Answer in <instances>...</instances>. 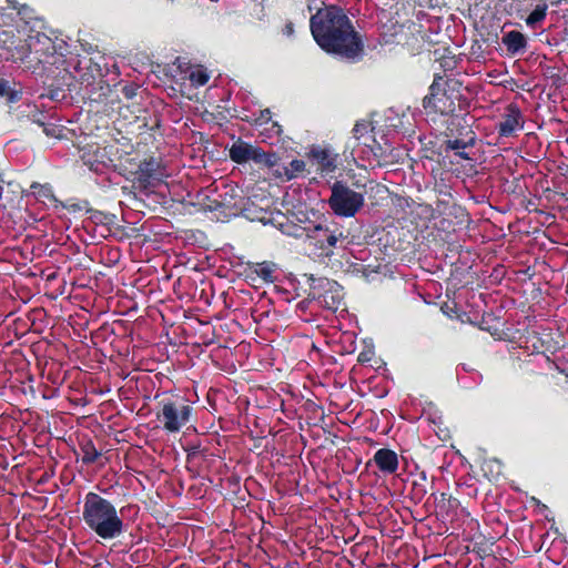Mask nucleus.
I'll list each match as a JSON object with an SVG mask.
<instances>
[{
  "instance_id": "16",
  "label": "nucleus",
  "mask_w": 568,
  "mask_h": 568,
  "mask_svg": "<svg viewBox=\"0 0 568 568\" xmlns=\"http://www.w3.org/2000/svg\"><path fill=\"white\" fill-rule=\"evenodd\" d=\"M524 126L523 114L519 106L515 103H510L501 121L496 125L498 135L501 138L514 136L515 133L521 130Z\"/></svg>"
},
{
  "instance_id": "47",
  "label": "nucleus",
  "mask_w": 568,
  "mask_h": 568,
  "mask_svg": "<svg viewBox=\"0 0 568 568\" xmlns=\"http://www.w3.org/2000/svg\"><path fill=\"white\" fill-rule=\"evenodd\" d=\"M481 328L485 329V327H481ZM486 331H488L493 336H496V335L499 336V329H497V328L494 329V328L488 327V328H486Z\"/></svg>"
},
{
  "instance_id": "22",
  "label": "nucleus",
  "mask_w": 568,
  "mask_h": 568,
  "mask_svg": "<svg viewBox=\"0 0 568 568\" xmlns=\"http://www.w3.org/2000/svg\"><path fill=\"white\" fill-rule=\"evenodd\" d=\"M245 272L246 277L253 282L260 280L261 283H273L275 281V268L272 262L248 263Z\"/></svg>"
},
{
  "instance_id": "14",
  "label": "nucleus",
  "mask_w": 568,
  "mask_h": 568,
  "mask_svg": "<svg viewBox=\"0 0 568 568\" xmlns=\"http://www.w3.org/2000/svg\"><path fill=\"white\" fill-rule=\"evenodd\" d=\"M21 32L19 26L13 22L0 30V48L7 50L14 61L26 60V51H23L26 39L20 37Z\"/></svg>"
},
{
  "instance_id": "23",
  "label": "nucleus",
  "mask_w": 568,
  "mask_h": 568,
  "mask_svg": "<svg viewBox=\"0 0 568 568\" xmlns=\"http://www.w3.org/2000/svg\"><path fill=\"white\" fill-rule=\"evenodd\" d=\"M374 463L383 474H394L398 469V456L389 448H379L373 457Z\"/></svg>"
},
{
  "instance_id": "35",
  "label": "nucleus",
  "mask_w": 568,
  "mask_h": 568,
  "mask_svg": "<svg viewBox=\"0 0 568 568\" xmlns=\"http://www.w3.org/2000/svg\"><path fill=\"white\" fill-rule=\"evenodd\" d=\"M189 79L195 87H203L207 83L210 77L205 70L191 71Z\"/></svg>"
},
{
  "instance_id": "32",
  "label": "nucleus",
  "mask_w": 568,
  "mask_h": 568,
  "mask_svg": "<svg viewBox=\"0 0 568 568\" xmlns=\"http://www.w3.org/2000/svg\"><path fill=\"white\" fill-rule=\"evenodd\" d=\"M293 217H295L296 222H287L288 221V217L282 213H277L276 215H274L272 217V223L276 226H278V229L281 230V226H280V223L278 222H282L283 225H284V229H287L290 226H296V225H301V226H307L308 223H313L312 221L308 220L307 217V214L300 211L298 213H293L292 214Z\"/></svg>"
},
{
  "instance_id": "15",
  "label": "nucleus",
  "mask_w": 568,
  "mask_h": 568,
  "mask_svg": "<svg viewBox=\"0 0 568 568\" xmlns=\"http://www.w3.org/2000/svg\"><path fill=\"white\" fill-rule=\"evenodd\" d=\"M320 287H322L324 291L323 293L316 292V287L312 286L313 290V297L321 301V303L331 311H337L339 306L342 305L343 295L341 293V287L336 282H331L327 278H321L320 281Z\"/></svg>"
},
{
  "instance_id": "39",
  "label": "nucleus",
  "mask_w": 568,
  "mask_h": 568,
  "mask_svg": "<svg viewBox=\"0 0 568 568\" xmlns=\"http://www.w3.org/2000/svg\"><path fill=\"white\" fill-rule=\"evenodd\" d=\"M369 125L366 123H356L353 129V136L356 140H361L364 135V133H367L369 130L372 131V128H368Z\"/></svg>"
},
{
  "instance_id": "34",
  "label": "nucleus",
  "mask_w": 568,
  "mask_h": 568,
  "mask_svg": "<svg viewBox=\"0 0 568 568\" xmlns=\"http://www.w3.org/2000/svg\"><path fill=\"white\" fill-rule=\"evenodd\" d=\"M65 209L69 213L77 214L84 212L88 214V210L90 209V203L87 200L83 201H74L68 200L67 202L59 201L58 206Z\"/></svg>"
},
{
  "instance_id": "12",
  "label": "nucleus",
  "mask_w": 568,
  "mask_h": 568,
  "mask_svg": "<svg viewBox=\"0 0 568 568\" xmlns=\"http://www.w3.org/2000/svg\"><path fill=\"white\" fill-rule=\"evenodd\" d=\"M229 155L237 164L253 161L267 168H274L278 160L274 153H266L260 146H254L241 139L232 144Z\"/></svg>"
},
{
  "instance_id": "10",
  "label": "nucleus",
  "mask_w": 568,
  "mask_h": 568,
  "mask_svg": "<svg viewBox=\"0 0 568 568\" xmlns=\"http://www.w3.org/2000/svg\"><path fill=\"white\" fill-rule=\"evenodd\" d=\"M425 114L435 121L437 115L449 116L456 110L455 100L452 94L434 81L429 87L428 94L423 99Z\"/></svg>"
},
{
  "instance_id": "43",
  "label": "nucleus",
  "mask_w": 568,
  "mask_h": 568,
  "mask_svg": "<svg viewBox=\"0 0 568 568\" xmlns=\"http://www.w3.org/2000/svg\"><path fill=\"white\" fill-rule=\"evenodd\" d=\"M373 352L371 351H364L358 354L357 361L359 363H367L372 359Z\"/></svg>"
},
{
  "instance_id": "42",
  "label": "nucleus",
  "mask_w": 568,
  "mask_h": 568,
  "mask_svg": "<svg viewBox=\"0 0 568 568\" xmlns=\"http://www.w3.org/2000/svg\"><path fill=\"white\" fill-rule=\"evenodd\" d=\"M272 119V112L270 109H264L260 111V114L256 119V123L260 125L266 124Z\"/></svg>"
},
{
  "instance_id": "2",
  "label": "nucleus",
  "mask_w": 568,
  "mask_h": 568,
  "mask_svg": "<svg viewBox=\"0 0 568 568\" xmlns=\"http://www.w3.org/2000/svg\"><path fill=\"white\" fill-rule=\"evenodd\" d=\"M125 509L133 510L134 515L140 510L138 505H128L118 510L111 500L89 491L84 497L82 519L100 539L114 540L121 538L128 529L123 518Z\"/></svg>"
},
{
  "instance_id": "46",
  "label": "nucleus",
  "mask_w": 568,
  "mask_h": 568,
  "mask_svg": "<svg viewBox=\"0 0 568 568\" xmlns=\"http://www.w3.org/2000/svg\"><path fill=\"white\" fill-rule=\"evenodd\" d=\"M456 61L454 59L444 60L443 67L445 69H453L455 67Z\"/></svg>"
},
{
  "instance_id": "29",
  "label": "nucleus",
  "mask_w": 568,
  "mask_h": 568,
  "mask_svg": "<svg viewBox=\"0 0 568 568\" xmlns=\"http://www.w3.org/2000/svg\"><path fill=\"white\" fill-rule=\"evenodd\" d=\"M30 190L37 200L42 202L50 201L58 206L59 200L55 197L53 187L50 183L41 184L39 182H33L30 185Z\"/></svg>"
},
{
  "instance_id": "41",
  "label": "nucleus",
  "mask_w": 568,
  "mask_h": 568,
  "mask_svg": "<svg viewBox=\"0 0 568 568\" xmlns=\"http://www.w3.org/2000/svg\"><path fill=\"white\" fill-rule=\"evenodd\" d=\"M491 545L493 544H487L486 541L485 542H476L475 547L477 548V552L481 557H486V556H489L493 552Z\"/></svg>"
},
{
  "instance_id": "5",
  "label": "nucleus",
  "mask_w": 568,
  "mask_h": 568,
  "mask_svg": "<svg viewBox=\"0 0 568 568\" xmlns=\"http://www.w3.org/2000/svg\"><path fill=\"white\" fill-rule=\"evenodd\" d=\"M352 189L347 182L336 180L331 185V196L327 200L329 209L341 217H354L365 204V185L359 181Z\"/></svg>"
},
{
  "instance_id": "27",
  "label": "nucleus",
  "mask_w": 568,
  "mask_h": 568,
  "mask_svg": "<svg viewBox=\"0 0 568 568\" xmlns=\"http://www.w3.org/2000/svg\"><path fill=\"white\" fill-rule=\"evenodd\" d=\"M116 166L114 170H119L120 173L128 175H136L134 164L141 162L142 160L138 154L132 152H125L119 148V153L114 156Z\"/></svg>"
},
{
  "instance_id": "28",
  "label": "nucleus",
  "mask_w": 568,
  "mask_h": 568,
  "mask_svg": "<svg viewBox=\"0 0 568 568\" xmlns=\"http://www.w3.org/2000/svg\"><path fill=\"white\" fill-rule=\"evenodd\" d=\"M22 88L14 80L0 78V98L8 103H16L21 100Z\"/></svg>"
},
{
  "instance_id": "1",
  "label": "nucleus",
  "mask_w": 568,
  "mask_h": 568,
  "mask_svg": "<svg viewBox=\"0 0 568 568\" xmlns=\"http://www.w3.org/2000/svg\"><path fill=\"white\" fill-rule=\"evenodd\" d=\"M310 31L315 43L327 54L358 62L365 53L362 34L355 29L341 6L323 4L310 18Z\"/></svg>"
},
{
  "instance_id": "33",
  "label": "nucleus",
  "mask_w": 568,
  "mask_h": 568,
  "mask_svg": "<svg viewBox=\"0 0 568 568\" xmlns=\"http://www.w3.org/2000/svg\"><path fill=\"white\" fill-rule=\"evenodd\" d=\"M284 172L280 173L286 181H291L305 171V162L300 159H294L290 162L288 166L283 168Z\"/></svg>"
},
{
  "instance_id": "26",
  "label": "nucleus",
  "mask_w": 568,
  "mask_h": 568,
  "mask_svg": "<svg viewBox=\"0 0 568 568\" xmlns=\"http://www.w3.org/2000/svg\"><path fill=\"white\" fill-rule=\"evenodd\" d=\"M429 481L424 471L413 476L408 490V498L415 505L422 503L428 491Z\"/></svg>"
},
{
  "instance_id": "44",
  "label": "nucleus",
  "mask_w": 568,
  "mask_h": 568,
  "mask_svg": "<svg viewBox=\"0 0 568 568\" xmlns=\"http://www.w3.org/2000/svg\"><path fill=\"white\" fill-rule=\"evenodd\" d=\"M283 34L286 37H292L294 34V24L288 21L283 28Z\"/></svg>"
},
{
  "instance_id": "40",
  "label": "nucleus",
  "mask_w": 568,
  "mask_h": 568,
  "mask_svg": "<svg viewBox=\"0 0 568 568\" xmlns=\"http://www.w3.org/2000/svg\"><path fill=\"white\" fill-rule=\"evenodd\" d=\"M226 195H227V194H225V195L223 196V200H222V201H219V200H212V201H210V203H209V204H206V209H207L209 211L213 212V211H220L221 209H223V207H225V206H226V207H230V204H227V203H226Z\"/></svg>"
},
{
  "instance_id": "18",
  "label": "nucleus",
  "mask_w": 568,
  "mask_h": 568,
  "mask_svg": "<svg viewBox=\"0 0 568 568\" xmlns=\"http://www.w3.org/2000/svg\"><path fill=\"white\" fill-rule=\"evenodd\" d=\"M308 159L317 166L322 176H326L337 169L338 154L328 149L313 148L308 153Z\"/></svg>"
},
{
  "instance_id": "48",
  "label": "nucleus",
  "mask_w": 568,
  "mask_h": 568,
  "mask_svg": "<svg viewBox=\"0 0 568 568\" xmlns=\"http://www.w3.org/2000/svg\"><path fill=\"white\" fill-rule=\"evenodd\" d=\"M481 328L485 329V327H481ZM486 331H488L493 336H496V335L499 336V329H497V328L494 329V328L488 327V328H486Z\"/></svg>"
},
{
  "instance_id": "20",
  "label": "nucleus",
  "mask_w": 568,
  "mask_h": 568,
  "mask_svg": "<svg viewBox=\"0 0 568 568\" xmlns=\"http://www.w3.org/2000/svg\"><path fill=\"white\" fill-rule=\"evenodd\" d=\"M424 156L426 159L440 162V158H446L453 151L452 144L446 140L443 133L426 142H423Z\"/></svg>"
},
{
  "instance_id": "7",
  "label": "nucleus",
  "mask_w": 568,
  "mask_h": 568,
  "mask_svg": "<svg viewBox=\"0 0 568 568\" xmlns=\"http://www.w3.org/2000/svg\"><path fill=\"white\" fill-rule=\"evenodd\" d=\"M469 120L471 118H468L466 114L453 113L447 116L445 121L446 128L443 131V135L453 146L454 154L463 160H471L465 150L474 146L476 143V133Z\"/></svg>"
},
{
  "instance_id": "24",
  "label": "nucleus",
  "mask_w": 568,
  "mask_h": 568,
  "mask_svg": "<svg viewBox=\"0 0 568 568\" xmlns=\"http://www.w3.org/2000/svg\"><path fill=\"white\" fill-rule=\"evenodd\" d=\"M440 194L444 195L443 199H439L436 201V206L432 209V217H436L437 215H446V214H454L456 217H458L460 214H464V209L460 205H457L456 203H453V196L449 192L439 191Z\"/></svg>"
},
{
  "instance_id": "17",
  "label": "nucleus",
  "mask_w": 568,
  "mask_h": 568,
  "mask_svg": "<svg viewBox=\"0 0 568 568\" xmlns=\"http://www.w3.org/2000/svg\"><path fill=\"white\" fill-rule=\"evenodd\" d=\"M136 179L141 183L161 180L164 176V165L161 158L150 156L134 164Z\"/></svg>"
},
{
  "instance_id": "31",
  "label": "nucleus",
  "mask_w": 568,
  "mask_h": 568,
  "mask_svg": "<svg viewBox=\"0 0 568 568\" xmlns=\"http://www.w3.org/2000/svg\"><path fill=\"white\" fill-rule=\"evenodd\" d=\"M81 452V462L84 465H92L98 462L101 457V452H99L91 439L82 440L79 445Z\"/></svg>"
},
{
  "instance_id": "19",
  "label": "nucleus",
  "mask_w": 568,
  "mask_h": 568,
  "mask_svg": "<svg viewBox=\"0 0 568 568\" xmlns=\"http://www.w3.org/2000/svg\"><path fill=\"white\" fill-rule=\"evenodd\" d=\"M513 7L515 8L516 17L524 20L526 26L532 30L541 26L547 17L549 8L546 0H540L528 14V10L523 8L520 3Z\"/></svg>"
},
{
  "instance_id": "13",
  "label": "nucleus",
  "mask_w": 568,
  "mask_h": 568,
  "mask_svg": "<svg viewBox=\"0 0 568 568\" xmlns=\"http://www.w3.org/2000/svg\"><path fill=\"white\" fill-rule=\"evenodd\" d=\"M10 4V10L16 18V26L22 30L24 34L39 32V29H47L45 21L37 16L33 8L28 4H21L18 0H7Z\"/></svg>"
},
{
  "instance_id": "6",
  "label": "nucleus",
  "mask_w": 568,
  "mask_h": 568,
  "mask_svg": "<svg viewBox=\"0 0 568 568\" xmlns=\"http://www.w3.org/2000/svg\"><path fill=\"white\" fill-rule=\"evenodd\" d=\"M42 79L44 92L41 98H49L52 101H62L67 99L68 93L75 85V77L69 70L68 62L47 65V69L34 72Z\"/></svg>"
},
{
  "instance_id": "36",
  "label": "nucleus",
  "mask_w": 568,
  "mask_h": 568,
  "mask_svg": "<svg viewBox=\"0 0 568 568\" xmlns=\"http://www.w3.org/2000/svg\"><path fill=\"white\" fill-rule=\"evenodd\" d=\"M64 128L54 123H45L43 126V133L49 138L63 139Z\"/></svg>"
},
{
  "instance_id": "37",
  "label": "nucleus",
  "mask_w": 568,
  "mask_h": 568,
  "mask_svg": "<svg viewBox=\"0 0 568 568\" xmlns=\"http://www.w3.org/2000/svg\"><path fill=\"white\" fill-rule=\"evenodd\" d=\"M12 22H16V18L10 10V4L8 7H0V30L12 24Z\"/></svg>"
},
{
  "instance_id": "11",
  "label": "nucleus",
  "mask_w": 568,
  "mask_h": 568,
  "mask_svg": "<svg viewBox=\"0 0 568 568\" xmlns=\"http://www.w3.org/2000/svg\"><path fill=\"white\" fill-rule=\"evenodd\" d=\"M140 87L135 83H128L122 87L121 93L124 99L128 101V104L120 108V113L126 118L125 112H129L131 108L134 110L132 113L134 114V122L138 123V128H150L151 130L159 129L161 126V118L156 112L152 114L149 113L148 110H143L133 102V100L141 93Z\"/></svg>"
},
{
  "instance_id": "25",
  "label": "nucleus",
  "mask_w": 568,
  "mask_h": 568,
  "mask_svg": "<svg viewBox=\"0 0 568 568\" xmlns=\"http://www.w3.org/2000/svg\"><path fill=\"white\" fill-rule=\"evenodd\" d=\"M402 232L403 229L395 225H387L382 230L378 241L383 242L385 247H390L393 251H404L406 247L400 237Z\"/></svg>"
},
{
  "instance_id": "4",
  "label": "nucleus",
  "mask_w": 568,
  "mask_h": 568,
  "mask_svg": "<svg viewBox=\"0 0 568 568\" xmlns=\"http://www.w3.org/2000/svg\"><path fill=\"white\" fill-rule=\"evenodd\" d=\"M28 33L23 51H26V60L21 61L27 68L33 69L32 72L47 69L57 63H65V58L58 52L55 42L44 31Z\"/></svg>"
},
{
  "instance_id": "3",
  "label": "nucleus",
  "mask_w": 568,
  "mask_h": 568,
  "mask_svg": "<svg viewBox=\"0 0 568 568\" xmlns=\"http://www.w3.org/2000/svg\"><path fill=\"white\" fill-rule=\"evenodd\" d=\"M155 416L162 428L170 434L179 433L192 420L193 407L187 398L178 394L156 395Z\"/></svg>"
},
{
  "instance_id": "38",
  "label": "nucleus",
  "mask_w": 568,
  "mask_h": 568,
  "mask_svg": "<svg viewBox=\"0 0 568 568\" xmlns=\"http://www.w3.org/2000/svg\"><path fill=\"white\" fill-rule=\"evenodd\" d=\"M532 339V348L536 353H545L550 351L549 342H545L536 332H534L530 336Z\"/></svg>"
},
{
  "instance_id": "30",
  "label": "nucleus",
  "mask_w": 568,
  "mask_h": 568,
  "mask_svg": "<svg viewBox=\"0 0 568 568\" xmlns=\"http://www.w3.org/2000/svg\"><path fill=\"white\" fill-rule=\"evenodd\" d=\"M88 215L93 224L106 226L108 230H111L116 224V215L113 213L99 211L90 206Z\"/></svg>"
},
{
  "instance_id": "9",
  "label": "nucleus",
  "mask_w": 568,
  "mask_h": 568,
  "mask_svg": "<svg viewBox=\"0 0 568 568\" xmlns=\"http://www.w3.org/2000/svg\"><path fill=\"white\" fill-rule=\"evenodd\" d=\"M278 223L281 226V231L284 234L294 237L306 236L316 240V244L320 246V248L326 251L327 255L332 253L331 250L335 247L338 239L342 237V233L336 235L335 232H332L328 229L323 227L322 224L308 223L307 226L296 225L284 229L283 223Z\"/></svg>"
},
{
  "instance_id": "21",
  "label": "nucleus",
  "mask_w": 568,
  "mask_h": 568,
  "mask_svg": "<svg viewBox=\"0 0 568 568\" xmlns=\"http://www.w3.org/2000/svg\"><path fill=\"white\" fill-rule=\"evenodd\" d=\"M501 43L506 47L507 55L510 58L524 54L528 47L526 36L517 30L505 32Z\"/></svg>"
},
{
  "instance_id": "8",
  "label": "nucleus",
  "mask_w": 568,
  "mask_h": 568,
  "mask_svg": "<svg viewBox=\"0 0 568 568\" xmlns=\"http://www.w3.org/2000/svg\"><path fill=\"white\" fill-rule=\"evenodd\" d=\"M118 153L119 146L115 144L100 146L92 143L80 150V159L90 171L102 174L105 170L116 166L114 156Z\"/></svg>"
},
{
  "instance_id": "45",
  "label": "nucleus",
  "mask_w": 568,
  "mask_h": 568,
  "mask_svg": "<svg viewBox=\"0 0 568 568\" xmlns=\"http://www.w3.org/2000/svg\"><path fill=\"white\" fill-rule=\"evenodd\" d=\"M44 118L45 116L43 113H37V114H33L32 121L43 128L45 124Z\"/></svg>"
}]
</instances>
